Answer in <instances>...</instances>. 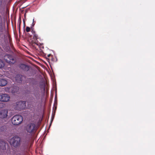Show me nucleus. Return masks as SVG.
<instances>
[{
    "instance_id": "nucleus-3",
    "label": "nucleus",
    "mask_w": 155,
    "mask_h": 155,
    "mask_svg": "<svg viewBox=\"0 0 155 155\" xmlns=\"http://www.w3.org/2000/svg\"><path fill=\"white\" fill-rule=\"evenodd\" d=\"M37 129L35 124L33 123L28 124L25 127V130L27 132L31 134H34Z\"/></svg>"
},
{
    "instance_id": "nucleus-12",
    "label": "nucleus",
    "mask_w": 155,
    "mask_h": 155,
    "mask_svg": "<svg viewBox=\"0 0 155 155\" xmlns=\"http://www.w3.org/2000/svg\"><path fill=\"white\" fill-rule=\"evenodd\" d=\"M5 149V143L3 141H0V150H4Z\"/></svg>"
},
{
    "instance_id": "nucleus-21",
    "label": "nucleus",
    "mask_w": 155,
    "mask_h": 155,
    "mask_svg": "<svg viewBox=\"0 0 155 155\" xmlns=\"http://www.w3.org/2000/svg\"><path fill=\"white\" fill-rule=\"evenodd\" d=\"M35 22H36V21H34V18L33 20V22L32 23H35Z\"/></svg>"
},
{
    "instance_id": "nucleus-13",
    "label": "nucleus",
    "mask_w": 155,
    "mask_h": 155,
    "mask_svg": "<svg viewBox=\"0 0 155 155\" xmlns=\"http://www.w3.org/2000/svg\"><path fill=\"white\" fill-rule=\"evenodd\" d=\"M19 104H22V108H24L25 106L26 101H21L19 102Z\"/></svg>"
},
{
    "instance_id": "nucleus-17",
    "label": "nucleus",
    "mask_w": 155,
    "mask_h": 155,
    "mask_svg": "<svg viewBox=\"0 0 155 155\" xmlns=\"http://www.w3.org/2000/svg\"><path fill=\"white\" fill-rule=\"evenodd\" d=\"M32 32H33V34L34 35V37L35 38H36L37 37V35L35 34V32L33 30H32Z\"/></svg>"
},
{
    "instance_id": "nucleus-8",
    "label": "nucleus",
    "mask_w": 155,
    "mask_h": 155,
    "mask_svg": "<svg viewBox=\"0 0 155 155\" xmlns=\"http://www.w3.org/2000/svg\"><path fill=\"white\" fill-rule=\"evenodd\" d=\"M8 111L6 110H2L0 111V118H5L7 117Z\"/></svg>"
},
{
    "instance_id": "nucleus-22",
    "label": "nucleus",
    "mask_w": 155,
    "mask_h": 155,
    "mask_svg": "<svg viewBox=\"0 0 155 155\" xmlns=\"http://www.w3.org/2000/svg\"><path fill=\"white\" fill-rule=\"evenodd\" d=\"M51 55V54H49L48 55V57H49Z\"/></svg>"
},
{
    "instance_id": "nucleus-6",
    "label": "nucleus",
    "mask_w": 155,
    "mask_h": 155,
    "mask_svg": "<svg viewBox=\"0 0 155 155\" xmlns=\"http://www.w3.org/2000/svg\"><path fill=\"white\" fill-rule=\"evenodd\" d=\"M4 59L7 63L10 64H14L16 61L15 58L10 54L5 55Z\"/></svg>"
},
{
    "instance_id": "nucleus-9",
    "label": "nucleus",
    "mask_w": 155,
    "mask_h": 155,
    "mask_svg": "<svg viewBox=\"0 0 155 155\" xmlns=\"http://www.w3.org/2000/svg\"><path fill=\"white\" fill-rule=\"evenodd\" d=\"M19 67L20 68L25 71H28L30 68L29 67L28 65L24 64H21Z\"/></svg>"
},
{
    "instance_id": "nucleus-16",
    "label": "nucleus",
    "mask_w": 155,
    "mask_h": 155,
    "mask_svg": "<svg viewBox=\"0 0 155 155\" xmlns=\"http://www.w3.org/2000/svg\"><path fill=\"white\" fill-rule=\"evenodd\" d=\"M30 28L28 27H27L26 28V31L27 32H28L30 31Z\"/></svg>"
},
{
    "instance_id": "nucleus-7",
    "label": "nucleus",
    "mask_w": 155,
    "mask_h": 155,
    "mask_svg": "<svg viewBox=\"0 0 155 155\" xmlns=\"http://www.w3.org/2000/svg\"><path fill=\"white\" fill-rule=\"evenodd\" d=\"M10 99L9 96L7 94H2L0 95V101L7 102Z\"/></svg>"
},
{
    "instance_id": "nucleus-2",
    "label": "nucleus",
    "mask_w": 155,
    "mask_h": 155,
    "mask_svg": "<svg viewBox=\"0 0 155 155\" xmlns=\"http://www.w3.org/2000/svg\"><path fill=\"white\" fill-rule=\"evenodd\" d=\"M29 148V144L28 143H24L17 151L16 155H26Z\"/></svg>"
},
{
    "instance_id": "nucleus-11",
    "label": "nucleus",
    "mask_w": 155,
    "mask_h": 155,
    "mask_svg": "<svg viewBox=\"0 0 155 155\" xmlns=\"http://www.w3.org/2000/svg\"><path fill=\"white\" fill-rule=\"evenodd\" d=\"M8 83V82L5 79H0V86L3 87L5 86Z\"/></svg>"
},
{
    "instance_id": "nucleus-10",
    "label": "nucleus",
    "mask_w": 155,
    "mask_h": 155,
    "mask_svg": "<svg viewBox=\"0 0 155 155\" xmlns=\"http://www.w3.org/2000/svg\"><path fill=\"white\" fill-rule=\"evenodd\" d=\"M23 76L20 74L17 75L15 77L16 81L19 83H21L22 80Z\"/></svg>"
},
{
    "instance_id": "nucleus-4",
    "label": "nucleus",
    "mask_w": 155,
    "mask_h": 155,
    "mask_svg": "<svg viewBox=\"0 0 155 155\" xmlns=\"http://www.w3.org/2000/svg\"><path fill=\"white\" fill-rule=\"evenodd\" d=\"M23 121V117L20 115L14 116L12 118L11 121L12 124L17 125L20 124Z\"/></svg>"
},
{
    "instance_id": "nucleus-5",
    "label": "nucleus",
    "mask_w": 155,
    "mask_h": 155,
    "mask_svg": "<svg viewBox=\"0 0 155 155\" xmlns=\"http://www.w3.org/2000/svg\"><path fill=\"white\" fill-rule=\"evenodd\" d=\"M21 139L18 136H14L11 140V143L12 145L14 147H18L20 144Z\"/></svg>"
},
{
    "instance_id": "nucleus-14",
    "label": "nucleus",
    "mask_w": 155,
    "mask_h": 155,
    "mask_svg": "<svg viewBox=\"0 0 155 155\" xmlns=\"http://www.w3.org/2000/svg\"><path fill=\"white\" fill-rule=\"evenodd\" d=\"M4 62L1 60L0 59V68L3 67L4 66Z\"/></svg>"
},
{
    "instance_id": "nucleus-15",
    "label": "nucleus",
    "mask_w": 155,
    "mask_h": 155,
    "mask_svg": "<svg viewBox=\"0 0 155 155\" xmlns=\"http://www.w3.org/2000/svg\"><path fill=\"white\" fill-rule=\"evenodd\" d=\"M18 23H19V31H20V26L21 25V18L19 17L18 20Z\"/></svg>"
},
{
    "instance_id": "nucleus-19",
    "label": "nucleus",
    "mask_w": 155,
    "mask_h": 155,
    "mask_svg": "<svg viewBox=\"0 0 155 155\" xmlns=\"http://www.w3.org/2000/svg\"><path fill=\"white\" fill-rule=\"evenodd\" d=\"M3 106V104L2 103H0V107L2 108Z\"/></svg>"
},
{
    "instance_id": "nucleus-1",
    "label": "nucleus",
    "mask_w": 155,
    "mask_h": 155,
    "mask_svg": "<svg viewBox=\"0 0 155 155\" xmlns=\"http://www.w3.org/2000/svg\"><path fill=\"white\" fill-rule=\"evenodd\" d=\"M26 94H31L30 97L31 101L34 103L37 102L40 99L41 92L39 88L38 87H34L33 89L27 90L25 91Z\"/></svg>"
},
{
    "instance_id": "nucleus-18",
    "label": "nucleus",
    "mask_w": 155,
    "mask_h": 155,
    "mask_svg": "<svg viewBox=\"0 0 155 155\" xmlns=\"http://www.w3.org/2000/svg\"><path fill=\"white\" fill-rule=\"evenodd\" d=\"M35 23H32V24H31V28H32V27H33L34 25H35Z\"/></svg>"
},
{
    "instance_id": "nucleus-20",
    "label": "nucleus",
    "mask_w": 155,
    "mask_h": 155,
    "mask_svg": "<svg viewBox=\"0 0 155 155\" xmlns=\"http://www.w3.org/2000/svg\"><path fill=\"white\" fill-rule=\"evenodd\" d=\"M23 23H24V27H25V21L23 20Z\"/></svg>"
}]
</instances>
